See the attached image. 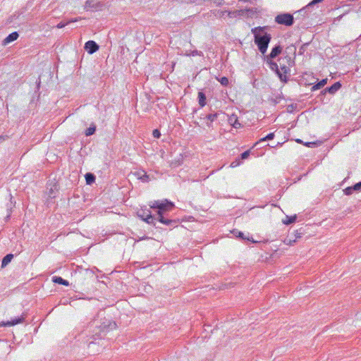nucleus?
I'll return each mask as SVG.
<instances>
[{"mask_svg":"<svg viewBox=\"0 0 361 361\" xmlns=\"http://www.w3.org/2000/svg\"><path fill=\"white\" fill-rule=\"evenodd\" d=\"M149 205L150 208L157 209V217L152 215L149 209H141L137 212V216L147 224L155 225L156 220L169 226H174L177 224L176 220L169 219L166 217L167 212L171 211L175 207L172 202L166 199L161 201L154 200L150 202Z\"/></svg>","mask_w":361,"mask_h":361,"instance_id":"f257e3e1","label":"nucleus"},{"mask_svg":"<svg viewBox=\"0 0 361 361\" xmlns=\"http://www.w3.org/2000/svg\"><path fill=\"white\" fill-rule=\"evenodd\" d=\"M265 27H257L252 29V33L254 35L255 43L257 45L259 51L264 54L268 48V45L271 39L270 34L264 32Z\"/></svg>","mask_w":361,"mask_h":361,"instance_id":"f03ea898","label":"nucleus"},{"mask_svg":"<svg viewBox=\"0 0 361 361\" xmlns=\"http://www.w3.org/2000/svg\"><path fill=\"white\" fill-rule=\"evenodd\" d=\"M116 324L115 322L110 323L108 327L106 326H104L102 329H101L100 326H97V329L94 330L93 334L90 336L91 341L89 343V346L90 344L95 343V341L97 339H102L105 336V332L106 331L107 329H113L116 328Z\"/></svg>","mask_w":361,"mask_h":361,"instance_id":"7ed1b4c3","label":"nucleus"},{"mask_svg":"<svg viewBox=\"0 0 361 361\" xmlns=\"http://www.w3.org/2000/svg\"><path fill=\"white\" fill-rule=\"evenodd\" d=\"M279 64L281 73H283V76H286L288 74H290V68L292 67L295 64L294 60L290 56H286L283 59H279Z\"/></svg>","mask_w":361,"mask_h":361,"instance_id":"20e7f679","label":"nucleus"},{"mask_svg":"<svg viewBox=\"0 0 361 361\" xmlns=\"http://www.w3.org/2000/svg\"><path fill=\"white\" fill-rule=\"evenodd\" d=\"M275 22L280 25L290 26L294 23V17L290 13H282L276 16Z\"/></svg>","mask_w":361,"mask_h":361,"instance_id":"39448f33","label":"nucleus"},{"mask_svg":"<svg viewBox=\"0 0 361 361\" xmlns=\"http://www.w3.org/2000/svg\"><path fill=\"white\" fill-rule=\"evenodd\" d=\"M272 59H267V63L269 64V68L276 72V73L278 75L279 78H280L281 81L282 82H286L288 80V77L283 76V73H281V71L279 70L278 64L271 61Z\"/></svg>","mask_w":361,"mask_h":361,"instance_id":"423d86ee","label":"nucleus"},{"mask_svg":"<svg viewBox=\"0 0 361 361\" xmlns=\"http://www.w3.org/2000/svg\"><path fill=\"white\" fill-rule=\"evenodd\" d=\"M25 319V314H23L20 317L15 318L14 319H12L11 321L8 322H0V326H11L16 325L18 324H20L24 322Z\"/></svg>","mask_w":361,"mask_h":361,"instance_id":"0eeeda50","label":"nucleus"},{"mask_svg":"<svg viewBox=\"0 0 361 361\" xmlns=\"http://www.w3.org/2000/svg\"><path fill=\"white\" fill-rule=\"evenodd\" d=\"M99 45L92 40L87 41L85 44V49L90 54H92L99 50Z\"/></svg>","mask_w":361,"mask_h":361,"instance_id":"6e6552de","label":"nucleus"},{"mask_svg":"<svg viewBox=\"0 0 361 361\" xmlns=\"http://www.w3.org/2000/svg\"><path fill=\"white\" fill-rule=\"evenodd\" d=\"M341 87V84L340 82H336L335 83H334L331 86L329 87H326V89H324L322 93L324 94L326 93V92L331 94H335L340 88Z\"/></svg>","mask_w":361,"mask_h":361,"instance_id":"1a4fd4ad","label":"nucleus"},{"mask_svg":"<svg viewBox=\"0 0 361 361\" xmlns=\"http://www.w3.org/2000/svg\"><path fill=\"white\" fill-rule=\"evenodd\" d=\"M281 51H282L281 46L279 44L276 45L271 49V53L266 56V59H274L281 54Z\"/></svg>","mask_w":361,"mask_h":361,"instance_id":"9d476101","label":"nucleus"},{"mask_svg":"<svg viewBox=\"0 0 361 361\" xmlns=\"http://www.w3.org/2000/svg\"><path fill=\"white\" fill-rule=\"evenodd\" d=\"M19 35L17 32H13L9 34L2 42L3 45H7L8 44L16 40Z\"/></svg>","mask_w":361,"mask_h":361,"instance_id":"9b49d317","label":"nucleus"},{"mask_svg":"<svg viewBox=\"0 0 361 361\" xmlns=\"http://www.w3.org/2000/svg\"><path fill=\"white\" fill-rule=\"evenodd\" d=\"M229 123L234 127L235 128H238L240 127L241 124L239 123L238 118L235 115H231L228 118Z\"/></svg>","mask_w":361,"mask_h":361,"instance_id":"f8f14e48","label":"nucleus"},{"mask_svg":"<svg viewBox=\"0 0 361 361\" xmlns=\"http://www.w3.org/2000/svg\"><path fill=\"white\" fill-rule=\"evenodd\" d=\"M52 281L55 283L61 284L64 286H68V281L62 279L61 276H54L52 278Z\"/></svg>","mask_w":361,"mask_h":361,"instance_id":"ddd939ff","label":"nucleus"},{"mask_svg":"<svg viewBox=\"0 0 361 361\" xmlns=\"http://www.w3.org/2000/svg\"><path fill=\"white\" fill-rule=\"evenodd\" d=\"M198 102L201 107H203L206 104V95L202 92H198Z\"/></svg>","mask_w":361,"mask_h":361,"instance_id":"4468645a","label":"nucleus"},{"mask_svg":"<svg viewBox=\"0 0 361 361\" xmlns=\"http://www.w3.org/2000/svg\"><path fill=\"white\" fill-rule=\"evenodd\" d=\"M13 258V255H12V254L6 255L3 258V259L1 261V267H5L6 266H7Z\"/></svg>","mask_w":361,"mask_h":361,"instance_id":"2eb2a0df","label":"nucleus"},{"mask_svg":"<svg viewBox=\"0 0 361 361\" xmlns=\"http://www.w3.org/2000/svg\"><path fill=\"white\" fill-rule=\"evenodd\" d=\"M327 82V79H322L318 83L312 87V91H315L323 87Z\"/></svg>","mask_w":361,"mask_h":361,"instance_id":"dca6fc26","label":"nucleus"},{"mask_svg":"<svg viewBox=\"0 0 361 361\" xmlns=\"http://www.w3.org/2000/svg\"><path fill=\"white\" fill-rule=\"evenodd\" d=\"M244 10H236L233 11H228V16L230 18H236L237 16H243L244 14Z\"/></svg>","mask_w":361,"mask_h":361,"instance_id":"f3484780","label":"nucleus"},{"mask_svg":"<svg viewBox=\"0 0 361 361\" xmlns=\"http://www.w3.org/2000/svg\"><path fill=\"white\" fill-rule=\"evenodd\" d=\"M87 184L91 185L95 181V176L92 173H87L85 176Z\"/></svg>","mask_w":361,"mask_h":361,"instance_id":"a211bd4d","label":"nucleus"},{"mask_svg":"<svg viewBox=\"0 0 361 361\" xmlns=\"http://www.w3.org/2000/svg\"><path fill=\"white\" fill-rule=\"evenodd\" d=\"M296 219H297L296 215L291 216H286V219L283 220V223L284 224L289 225L290 224L294 223L296 221Z\"/></svg>","mask_w":361,"mask_h":361,"instance_id":"6ab92c4d","label":"nucleus"},{"mask_svg":"<svg viewBox=\"0 0 361 361\" xmlns=\"http://www.w3.org/2000/svg\"><path fill=\"white\" fill-rule=\"evenodd\" d=\"M96 131V126L94 123H92L90 127L87 128L85 130V135L86 136H90L93 135Z\"/></svg>","mask_w":361,"mask_h":361,"instance_id":"aec40b11","label":"nucleus"},{"mask_svg":"<svg viewBox=\"0 0 361 361\" xmlns=\"http://www.w3.org/2000/svg\"><path fill=\"white\" fill-rule=\"evenodd\" d=\"M274 137V133H270L264 137L261 138L258 142H264V141H267V140H273Z\"/></svg>","mask_w":361,"mask_h":361,"instance_id":"412c9836","label":"nucleus"},{"mask_svg":"<svg viewBox=\"0 0 361 361\" xmlns=\"http://www.w3.org/2000/svg\"><path fill=\"white\" fill-rule=\"evenodd\" d=\"M77 20H77V18H75V19H72V20H69V21H68V22H66V23H64V22L61 21V22H60V23L56 25V27H58V28H63V27H64L66 25H67L68 24H69L70 23H71V22H76Z\"/></svg>","mask_w":361,"mask_h":361,"instance_id":"4be33fe9","label":"nucleus"},{"mask_svg":"<svg viewBox=\"0 0 361 361\" xmlns=\"http://www.w3.org/2000/svg\"><path fill=\"white\" fill-rule=\"evenodd\" d=\"M217 116L218 114L216 113L209 114L206 116V118L212 123L217 118Z\"/></svg>","mask_w":361,"mask_h":361,"instance_id":"5701e85b","label":"nucleus"},{"mask_svg":"<svg viewBox=\"0 0 361 361\" xmlns=\"http://www.w3.org/2000/svg\"><path fill=\"white\" fill-rule=\"evenodd\" d=\"M218 80L223 86H227L229 84L228 79L226 77H221Z\"/></svg>","mask_w":361,"mask_h":361,"instance_id":"b1692460","label":"nucleus"},{"mask_svg":"<svg viewBox=\"0 0 361 361\" xmlns=\"http://www.w3.org/2000/svg\"><path fill=\"white\" fill-rule=\"evenodd\" d=\"M310 7V6H309V4H308L306 7L300 9L297 13H295V14L301 15V16H305V15H306L307 11V9H309Z\"/></svg>","mask_w":361,"mask_h":361,"instance_id":"393cba45","label":"nucleus"},{"mask_svg":"<svg viewBox=\"0 0 361 361\" xmlns=\"http://www.w3.org/2000/svg\"><path fill=\"white\" fill-rule=\"evenodd\" d=\"M355 191L354 189H353V186L346 188L343 192L344 194L346 195H350L353 193V192Z\"/></svg>","mask_w":361,"mask_h":361,"instance_id":"a878e982","label":"nucleus"},{"mask_svg":"<svg viewBox=\"0 0 361 361\" xmlns=\"http://www.w3.org/2000/svg\"><path fill=\"white\" fill-rule=\"evenodd\" d=\"M308 44H309V43H305V44H303L300 47V50H299V54H304V52L305 51L306 48H307V47L308 46Z\"/></svg>","mask_w":361,"mask_h":361,"instance_id":"bb28decb","label":"nucleus"},{"mask_svg":"<svg viewBox=\"0 0 361 361\" xmlns=\"http://www.w3.org/2000/svg\"><path fill=\"white\" fill-rule=\"evenodd\" d=\"M250 150H247L244 152H243L241 154H240V158L241 159H247L250 156Z\"/></svg>","mask_w":361,"mask_h":361,"instance_id":"cd10ccee","label":"nucleus"},{"mask_svg":"<svg viewBox=\"0 0 361 361\" xmlns=\"http://www.w3.org/2000/svg\"><path fill=\"white\" fill-rule=\"evenodd\" d=\"M233 233L236 235V237L245 239V238L244 237V233L243 232L233 231Z\"/></svg>","mask_w":361,"mask_h":361,"instance_id":"c85d7f7f","label":"nucleus"},{"mask_svg":"<svg viewBox=\"0 0 361 361\" xmlns=\"http://www.w3.org/2000/svg\"><path fill=\"white\" fill-rule=\"evenodd\" d=\"M152 135H153L154 137L159 138L161 136V133L158 129H155L153 130Z\"/></svg>","mask_w":361,"mask_h":361,"instance_id":"c756f323","label":"nucleus"},{"mask_svg":"<svg viewBox=\"0 0 361 361\" xmlns=\"http://www.w3.org/2000/svg\"><path fill=\"white\" fill-rule=\"evenodd\" d=\"M353 189H354L355 191H360L361 190V181L359 183H355L353 186Z\"/></svg>","mask_w":361,"mask_h":361,"instance_id":"7c9ffc66","label":"nucleus"},{"mask_svg":"<svg viewBox=\"0 0 361 361\" xmlns=\"http://www.w3.org/2000/svg\"><path fill=\"white\" fill-rule=\"evenodd\" d=\"M240 164V161L239 160H235L231 164V167L234 168Z\"/></svg>","mask_w":361,"mask_h":361,"instance_id":"2f4dec72","label":"nucleus"},{"mask_svg":"<svg viewBox=\"0 0 361 361\" xmlns=\"http://www.w3.org/2000/svg\"><path fill=\"white\" fill-rule=\"evenodd\" d=\"M300 231H301V229H300L299 231L297 230L295 231V239L301 237V235L302 234V233Z\"/></svg>","mask_w":361,"mask_h":361,"instance_id":"473e14b6","label":"nucleus"},{"mask_svg":"<svg viewBox=\"0 0 361 361\" xmlns=\"http://www.w3.org/2000/svg\"><path fill=\"white\" fill-rule=\"evenodd\" d=\"M140 178L143 182H147V181H148L149 176H148V175H147V173H145V174H144L142 176H141Z\"/></svg>","mask_w":361,"mask_h":361,"instance_id":"72a5a7b5","label":"nucleus"},{"mask_svg":"<svg viewBox=\"0 0 361 361\" xmlns=\"http://www.w3.org/2000/svg\"><path fill=\"white\" fill-rule=\"evenodd\" d=\"M287 245H293V243H295L296 242V239H294V240H291V239H286L284 241Z\"/></svg>","mask_w":361,"mask_h":361,"instance_id":"f704fd0d","label":"nucleus"},{"mask_svg":"<svg viewBox=\"0 0 361 361\" xmlns=\"http://www.w3.org/2000/svg\"><path fill=\"white\" fill-rule=\"evenodd\" d=\"M214 3L217 6H221L224 4V0H214Z\"/></svg>","mask_w":361,"mask_h":361,"instance_id":"c9c22d12","label":"nucleus"},{"mask_svg":"<svg viewBox=\"0 0 361 361\" xmlns=\"http://www.w3.org/2000/svg\"><path fill=\"white\" fill-rule=\"evenodd\" d=\"M323 0H313L312 2L309 4V6H312V5H314L316 4L322 2Z\"/></svg>","mask_w":361,"mask_h":361,"instance_id":"e433bc0d","label":"nucleus"},{"mask_svg":"<svg viewBox=\"0 0 361 361\" xmlns=\"http://www.w3.org/2000/svg\"><path fill=\"white\" fill-rule=\"evenodd\" d=\"M305 146H307V147H314L317 145V143L314 142H306L305 144Z\"/></svg>","mask_w":361,"mask_h":361,"instance_id":"4c0bfd02","label":"nucleus"},{"mask_svg":"<svg viewBox=\"0 0 361 361\" xmlns=\"http://www.w3.org/2000/svg\"><path fill=\"white\" fill-rule=\"evenodd\" d=\"M53 191H54L53 188H51V189H50V191H49V196L50 197H54V196L52 195H53Z\"/></svg>","mask_w":361,"mask_h":361,"instance_id":"58836bf2","label":"nucleus"},{"mask_svg":"<svg viewBox=\"0 0 361 361\" xmlns=\"http://www.w3.org/2000/svg\"><path fill=\"white\" fill-rule=\"evenodd\" d=\"M179 164H180V163H178V164H173V162H171V166H178V165H179Z\"/></svg>","mask_w":361,"mask_h":361,"instance_id":"ea45409f","label":"nucleus"},{"mask_svg":"<svg viewBox=\"0 0 361 361\" xmlns=\"http://www.w3.org/2000/svg\"><path fill=\"white\" fill-rule=\"evenodd\" d=\"M225 13H227V14H228V11H221V16H223L224 15H225Z\"/></svg>","mask_w":361,"mask_h":361,"instance_id":"a19ab883","label":"nucleus"},{"mask_svg":"<svg viewBox=\"0 0 361 361\" xmlns=\"http://www.w3.org/2000/svg\"><path fill=\"white\" fill-rule=\"evenodd\" d=\"M296 142L298 143H302V141L301 140H300V139L296 140Z\"/></svg>","mask_w":361,"mask_h":361,"instance_id":"79ce46f5","label":"nucleus"},{"mask_svg":"<svg viewBox=\"0 0 361 361\" xmlns=\"http://www.w3.org/2000/svg\"><path fill=\"white\" fill-rule=\"evenodd\" d=\"M10 217V213L7 215L6 218L8 219Z\"/></svg>","mask_w":361,"mask_h":361,"instance_id":"37998d69","label":"nucleus"}]
</instances>
